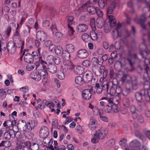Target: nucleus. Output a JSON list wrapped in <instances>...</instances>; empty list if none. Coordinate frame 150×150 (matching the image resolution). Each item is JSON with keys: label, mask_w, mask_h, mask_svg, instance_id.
Returning a JSON list of instances; mask_svg holds the SVG:
<instances>
[{"label": "nucleus", "mask_w": 150, "mask_h": 150, "mask_svg": "<svg viewBox=\"0 0 150 150\" xmlns=\"http://www.w3.org/2000/svg\"><path fill=\"white\" fill-rule=\"evenodd\" d=\"M17 127L21 131H24L27 129V123L23 120H19L17 123Z\"/></svg>", "instance_id": "4468645a"}, {"label": "nucleus", "mask_w": 150, "mask_h": 150, "mask_svg": "<svg viewBox=\"0 0 150 150\" xmlns=\"http://www.w3.org/2000/svg\"><path fill=\"white\" fill-rule=\"evenodd\" d=\"M105 69L104 66H102L98 67V66H94L93 67L92 70L96 76H99L101 75Z\"/></svg>", "instance_id": "9b49d317"}, {"label": "nucleus", "mask_w": 150, "mask_h": 150, "mask_svg": "<svg viewBox=\"0 0 150 150\" xmlns=\"http://www.w3.org/2000/svg\"><path fill=\"white\" fill-rule=\"evenodd\" d=\"M7 49V45L6 43L3 40L0 41V51H4Z\"/></svg>", "instance_id": "58836bf2"}, {"label": "nucleus", "mask_w": 150, "mask_h": 150, "mask_svg": "<svg viewBox=\"0 0 150 150\" xmlns=\"http://www.w3.org/2000/svg\"><path fill=\"white\" fill-rule=\"evenodd\" d=\"M100 139L97 134L95 133L93 137L91 139V141L93 144H96L98 142Z\"/></svg>", "instance_id": "49530a36"}, {"label": "nucleus", "mask_w": 150, "mask_h": 150, "mask_svg": "<svg viewBox=\"0 0 150 150\" xmlns=\"http://www.w3.org/2000/svg\"><path fill=\"white\" fill-rule=\"evenodd\" d=\"M49 134V129L46 126H44L41 127L39 134L40 136L44 139L43 142L45 144H47L44 141L46 139Z\"/></svg>", "instance_id": "423d86ee"}, {"label": "nucleus", "mask_w": 150, "mask_h": 150, "mask_svg": "<svg viewBox=\"0 0 150 150\" xmlns=\"http://www.w3.org/2000/svg\"><path fill=\"white\" fill-rule=\"evenodd\" d=\"M54 104L52 102L50 101H47L46 100L45 106L47 107H48L50 109H52L54 108Z\"/></svg>", "instance_id": "13d9d810"}, {"label": "nucleus", "mask_w": 150, "mask_h": 150, "mask_svg": "<svg viewBox=\"0 0 150 150\" xmlns=\"http://www.w3.org/2000/svg\"><path fill=\"white\" fill-rule=\"evenodd\" d=\"M109 98L107 97H103L101 98V100H104V101H101L100 102V105L103 106L105 105V106L106 105L108 104H109L108 103V99H109Z\"/></svg>", "instance_id": "09e8293b"}, {"label": "nucleus", "mask_w": 150, "mask_h": 150, "mask_svg": "<svg viewBox=\"0 0 150 150\" xmlns=\"http://www.w3.org/2000/svg\"><path fill=\"white\" fill-rule=\"evenodd\" d=\"M4 126L5 128L7 129H9V127L12 125V123L11 122V120H7L5 121L3 123Z\"/></svg>", "instance_id": "c9c22d12"}, {"label": "nucleus", "mask_w": 150, "mask_h": 150, "mask_svg": "<svg viewBox=\"0 0 150 150\" xmlns=\"http://www.w3.org/2000/svg\"><path fill=\"white\" fill-rule=\"evenodd\" d=\"M116 94L113 99L110 98L109 99H108L109 103L118 104L121 100V94L120 93Z\"/></svg>", "instance_id": "f8f14e48"}, {"label": "nucleus", "mask_w": 150, "mask_h": 150, "mask_svg": "<svg viewBox=\"0 0 150 150\" xmlns=\"http://www.w3.org/2000/svg\"><path fill=\"white\" fill-rule=\"evenodd\" d=\"M23 54L25 61L28 63H31L33 62L34 59L37 60L39 58L38 53L36 51L32 52L31 54L27 53L25 54V52H24Z\"/></svg>", "instance_id": "7ed1b4c3"}, {"label": "nucleus", "mask_w": 150, "mask_h": 150, "mask_svg": "<svg viewBox=\"0 0 150 150\" xmlns=\"http://www.w3.org/2000/svg\"><path fill=\"white\" fill-rule=\"evenodd\" d=\"M37 38L42 42L45 41L47 38V36L45 33L42 31H38L36 35Z\"/></svg>", "instance_id": "2eb2a0df"}, {"label": "nucleus", "mask_w": 150, "mask_h": 150, "mask_svg": "<svg viewBox=\"0 0 150 150\" xmlns=\"http://www.w3.org/2000/svg\"><path fill=\"white\" fill-rule=\"evenodd\" d=\"M150 53V51L147 49L141 50L139 53L142 57L144 58L145 60L147 58V56L149 55Z\"/></svg>", "instance_id": "c85d7f7f"}, {"label": "nucleus", "mask_w": 150, "mask_h": 150, "mask_svg": "<svg viewBox=\"0 0 150 150\" xmlns=\"http://www.w3.org/2000/svg\"><path fill=\"white\" fill-rule=\"evenodd\" d=\"M45 101L46 100H43L41 103L39 104L37 106L35 107L36 109L38 110V109H40L42 110L44 109L45 106Z\"/></svg>", "instance_id": "ea45409f"}, {"label": "nucleus", "mask_w": 150, "mask_h": 150, "mask_svg": "<svg viewBox=\"0 0 150 150\" xmlns=\"http://www.w3.org/2000/svg\"><path fill=\"white\" fill-rule=\"evenodd\" d=\"M88 126L92 130L95 129L96 126L95 121L93 120H91L88 124Z\"/></svg>", "instance_id": "e433bc0d"}, {"label": "nucleus", "mask_w": 150, "mask_h": 150, "mask_svg": "<svg viewBox=\"0 0 150 150\" xmlns=\"http://www.w3.org/2000/svg\"><path fill=\"white\" fill-rule=\"evenodd\" d=\"M129 84H130V87H131V90L132 89L133 90H136L138 88L137 83V78L135 76V79L134 80L132 79Z\"/></svg>", "instance_id": "393cba45"}, {"label": "nucleus", "mask_w": 150, "mask_h": 150, "mask_svg": "<svg viewBox=\"0 0 150 150\" xmlns=\"http://www.w3.org/2000/svg\"><path fill=\"white\" fill-rule=\"evenodd\" d=\"M108 104L106 105L104 107V110L105 112L107 113H110L112 110V107L111 106L112 104Z\"/></svg>", "instance_id": "de8ad7c7"}, {"label": "nucleus", "mask_w": 150, "mask_h": 150, "mask_svg": "<svg viewBox=\"0 0 150 150\" xmlns=\"http://www.w3.org/2000/svg\"><path fill=\"white\" fill-rule=\"evenodd\" d=\"M90 35L87 33L83 34L82 36V38L83 40L85 42H87L89 38Z\"/></svg>", "instance_id": "0e129e2a"}, {"label": "nucleus", "mask_w": 150, "mask_h": 150, "mask_svg": "<svg viewBox=\"0 0 150 150\" xmlns=\"http://www.w3.org/2000/svg\"><path fill=\"white\" fill-rule=\"evenodd\" d=\"M88 26L84 24H81L78 25L76 27V30L78 32H83L87 30Z\"/></svg>", "instance_id": "aec40b11"}, {"label": "nucleus", "mask_w": 150, "mask_h": 150, "mask_svg": "<svg viewBox=\"0 0 150 150\" xmlns=\"http://www.w3.org/2000/svg\"><path fill=\"white\" fill-rule=\"evenodd\" d=\"M84 71V68L81 66H77L74 70V72L77 75H81L83 74Z\"/></svg>", "instance_id": "bb28decb"}, {"label": "nucleus", "mask_w": 150, "mask_h": 150, "mask_svg": "<svg viewBox=\"0 0 150 150\" xmlns=\"http://www.w3.org/2000/svg\"><path fill=\"white\" fill-rule=\"evenodd\" d=\"M135 21L137 23L140 25L141 27L144 29L146 28V26L144 25V23L146 21V17L144 15H142L140 16V18L138 19L137 18H135L134 19Z\"/></svg>", "instance_id": "f3484780"}, {"label": "nucleus", "mask_w": 150, "mask_h": 150, "mask_svg": "<svg viewBox=\"0 0 150 150\" xmlns=\"http://www.w3.org/2000/svg\"><path fill=\"white\" fill-rule=\"evenodd\" d=\"M4 133V136L5 139L9 140L11 138L9 129H6V131H5Z\"/></svg>", "instance_id": "603ef678"}, {"label": "nucleus", "mask_w": 150, "mask_h": 150, "mask_svg": "<svg viewBox=\"0 0 150 150\" xmlns=\"http://www.w3.org/2000/svg\"><path fill=\"white\" fill-rule=\"evenodd\" d=\"M77 55L79 58L84 59L86 58L88 56V53L86 50L81 49L78 51Z\"/></svg>", "instance_id": "6ab92c4d"}, {"label": "nucleus", "mask_w": 150, "mask_h": 150, "mask_svg": "<svg viewBox=\"0 0 150 150\" xmlns=\"http://www.w3.org/2000/svg\"><path fill=\"white\" fill-rule=\"evenodd\" d=\"M40 61L41 62V65L43 69H40L39 68L38 70V72L40 76L41 77V76L47 77L48 74L46 70L47 63L45 61L40 59Z\"/></svg>", "instance_id": "39448f33"}, {"label": "nucleus", "mask_w": 150, "mask_h": 150, "mask_svg": "<svg viewBox=\"0 0 150 150\" xmlns=\"http://www.w3.org/2000/svg\"><path fill=\"white\" fill-rule=\"evenodd\" d=\"M88 3H86L82 6L80 9L84 10L86 9L88 12L91 15H94L96 12L97 7L93 6H88Z\"/></svg>", "instance_id": "20e7f679"}, {"label": "nucleus", "mask_w": 150, "mask_h": 150, "mask_svg": "<svg viewBox=\"0 0 150 150\" xmlns=\"http://www.w3.org/2000/svg\"><path fill=\"white\" fill-rule=\"evenodd\" d=\"M135 79V76H131L128 74H124L122 77L121 81L122 82H124L126 81L127 83H129L132 79L134 80Z\"/></svg>", "instance_id": "412c9836"}, {"label": "nucleus", "mask_w": 150, "mask_h": 150, "mask_svg": "<svg viewBox=\"0 0 150 150\" xmlns=\"http://www.w3.org/2000/svg\"><path fill=\"white\" fill-rule=\"evenodd\" d=\"M11 146L10 142L8 141H2L0 143V147L7 148Z\"/></svg>", "instance_id": "37998d69"}, {"label": "nucleus", "mask_w": 150, "mask_h": 150, "mask_svg": "<svg viewBox=\"0 0 150 150\" xmlns=\"http://www.w3.org/2000/svg\"><path fill=\"white\" fill-rule=\"evenodd\" d=\"M116 7V4L115 2H113L111 6L107 9V14L109 15L112 14L113 10Z\"/></svg>", "instance_id": "2f4dec72"}, {"label": "nucleus", "mask_w": 150, "mask_h": 150, "mask_svg": "<svg viewBox=\"0 0 150 150\" xmlns=\"http://www.w3.org/2000/svg\"><path fill=\"white\" fill-rule=\"evenodd\" d=\"M101 88L103 90V93L105 95L106 94L108 95V94L109 93L108 82L107 83L106 82H103L102 84Z\"/></svg>", "instance_id": "5701e85b"}, {"label": "nucleus", "mask_w": 150, "mask_h": 150, "mask_svg": "<svg viewBox=\"0 0 150 150\" xmlns=\"http://www.w3.org/2000/svg\"><path fill=\"white\" fill-rule=\"evenodd\" d=\"M129 145L132 150H140L141 143L137 140H133L131 141Z\"/></svg>", "instance_id": "ddd939ff"}, {"label": "nucleus", "mask_w": 150, "mask_h": 150, "mask_svg": "<svg viewBox=\"0 0 150 150\" xmlns=\"http://www.w3.org/2000/svg\"><path fill=\"white\" fill-rule=\"evenodd\" d=\"M95 19L92 18L91 20L90 25L93 30H96V28L95 23Z\"/></svg>", "instance_id": "bf43d9fd"}, {"label": "nucleus", "mask_w": 150, "mask_h": 150, "mask_svg": "<svg viewBox=\"0 0 150 150\" xmlns=\"http://www.w3.org/2000/svg\"><path fill=\"white\" fill-rule=\"evenodd\" d=\"M106 0H98V3L99 6L101 8H103L105 5Z\"/></svg>", "instance_id": "864d4df0"}, {"label": "nucleus", "mask_w": 150, "mask_h": 150, "mask_svg": "<svg viewBox=\"0 0 150 150\" xmlns=\"http://www.w3.org/2000/svg\"><path fill=\"white\" fill-rule=\"evenodd\" d=\"M93 30L90 33V37L93 40L96 41L98 40V35L96 33L95 30Z\"/></svg>", "instance_id": "72a5a7b5"}, {"label": "nucleus", "mask_w": 150, "mask_h": 150, "mask_svg": "<svg viewBox=\"0 0 150 150\" xmlns=\"http://www.w3.org/2000/svg\"><path fill=\"white\" fill-rule=\"evenodd\" d=\"M30 77L34 80L39 81L41 79V77L38 72H32L30 75Z\"/></svg>", "instance_id": "b1692460"}, {"label": "nucleus", "mask_w": 150, "mask_h": 150, "mask_svg": "<svg viewBox=\"0 0 150 150\" xmlns=\"http://www.w3.org/2000/svg\"><path fill=\"white\" fill-rule=\"evenodd\" d=\"M70 53H71L65 50L62 56L63 57L64 59H65L66 60L68 61L70 59L71 57Z\"/></svg>", "instance_id": "4c0bfd02"}, {"label": "nucleus", "mask_w": 150, "mask_h": 150, "mask_svg": "<svg viewBox=\"0 0 150 150\" xmlns=\"http://www.w3.org/2000/svg\"><path fill=\"white\" fill-rule=\"evenodd\" d=\"M121 24L118 23L117 26L116 28L114 29L112 33V36L114 39H115L118 36H121V33H120V29L121 27Z\"/></svg>", "instance_id": "dca6fc26"}, {"label": "nucleus", "mask_w": 150, "mask_h": 150, "mask_svg": "<svg viewBox=\"0 0 150 150\" xmlns=\"http://www.w3.org/2000/svg\"><path fill=\"white\" fill-rule=\"evenodd\" d=\"M130 85L129 83H126L125 86L122 88H121L120 94H122L125 96H128L132 91Z\"/></svg>", "instance_id": "6e6552de"}, {"label": "nucleus", "mask_w": 150, "mask_h": 150, "mask_svg": "<svg viewBox=\"0 0 150 150\" xmlns=\"http://www.w3.org/2000/svg\"><path fill=\"white\" fill-rule=\"evenodd\" d=\"M66 51L71 53L74 51L75 48L73 45L70 44L66 45Z\"/></svg>", "instance_id": "7c9ffc66"}, {"label": "nucleus", "mask_w": 150, "mask_h": 150, "mask_svg": "<svg viewBox=\"0 0 150 150\" xmlns=\"http://www.w3.org/2000/svg\"><path fill=\"white\" fill-rule=\"evenodd\" d=\"M24 41L21 40H19V42L18 43V45H16V47L20 48H21V50L22 52L24 47L25 45Z\"/></svg>", "instance_id": "a18cd8bd"}, {"label": "nucleus", "mask_w": 150, "mask_h": 150, "mask_svg": "<svg viewBox=\"0 0 150 150\" xmlns=\"http://www.w3.org/2000/svg\"><path fill=\"white\" fill-rule=\"evenodd\" d=\"M39 60L38 61L36 62L34 64H33V65L34 66V67H35V69L36 70L38 69L39 67L40 66V64H41V62L40 61V59H42V60H43L42 59V57L40 56L39 57Z\"/></svg>", "instance_id": "8fccbe9b"}, {"label": "nucleus", "mask_w": 150, "mask_h": 150, "mask_svg": "<svg viewBox=\"0 0 150 150\" xmlns=\"http://www.w3.org/2000/svg\"><path fill=\"white\" fill-rule=\"evenodd\" d=\"M127 140L126 139H123L121 140L119 142V145L122 147L124 146L126 144Z\"/></svg>", "instance_id": "774afa93"}, {"label": "nucleus", "mask_w": 150, "mask_h": 150, "mask_svg": "<svg viewBox=\"0 0 150 150\" xmlns=\"http://www.w3.org/2000/svg\"><path fill=\"white\" fill-rule=\"evenodd\" d=\"M108 17L111 27L112 28L116 26L117 25V23L115 17L112 15H108Z\"/></svg>", "instance_id": "a878e982"}, {"label": "nucleus", "mask_w": 150, "mask_h": 150, "mask_svg": "<svg viewBox=\"0 0 150 150\" xmlns=\"http://www.w3.org/2000/svg\"><path fill=\"white\" fill-rule=\"evenodd\" d=\"M39 148V146L38 144L33 143H32L30 149L31 150H38Z\"/></svg>", "instance_id": "052dcab7"}, {"label": "nucleus", "mask_w": 150, "mask_h": 150, "mask_svg": "<svg viewBox=\"0 0 150 150\" xmlns=\"http://www.w3.org/2000/svg\"><path fill=\"white\" fill-rule=\"evenodd\" d=\"M11 27L10 26H8L7 28L4 32L3 33V35L6 38L9 37L11 35Z\"/></svg>", "instance_id": "473e14b6"}, {"label": "nucleus", "mask_w": 150, "mask_h": 150, "mask_svg": "<svg viewBox=\"0 0 150 150\" xmlns=\"http://www.w3.org/2000/svg\"><path fill=\"white\" fill-rule=\"evenodd\" d=\"M117 84L114 83L113 81H110L108 82V86L110 88L109 93L108 95L110 96L114 95L116 94H120L121 91V87L120 86H117Z\"/></svg>", "instance_id": "f03ea898"}, {"label": "nucleus", "mask_w": 150, "mask_h": 150, "mask_svg": "<svg viewBox=\"0 0 150 150\" xmlns=\"http://www.w3.org/2000/svg\"><path fill=\"white\" fill-rule=\"evenodd\" d=\"M150 88V83L149 81L146 80L144 83V89L142 90H146Z\"/></svg>", "instance_id": "3c124183"}, {"label": "nucleus", "mask_w": 150, "mask_h": 150, "mask_svg": "<svg viewBox=\"0 0 150 150\" xmlns=\"http://www.w3.org/2000/svg\"><path fill=\"white\" fill-rule=\"evenodd\" d=\"M27 27V29L23 30L22 32V33L24 36H27L28 34L30 33V30L31 28L28 25H26Z\"/></svg>", "instance_id": "a19ab883"}, {"label": "nucleus", "mask_w": 150, "mask_h": 150, "mask_svg": "<svg viewBox=\"0 0 150 150\" xmlns=\"http://www.w3.org/2000/svg\"><path fill=\"white\" fill-rule=\"evenodd\" d=\"M95 133L100 139H102L106 136L108 132L107 129L102 128L99 130H96Z\"/></svg>", "instance_id": "1a4fd4ad"}, {"label": "nucleus", "mask_w": 150, "mask_h": 150, "mask_svg": "<svg viewBox=\"0 0 150 150\" xmlns=\"http://www.w3.org/2000/svg\"><path fill=\"white\" fill-rule=\"evenodd\" d=\"M74 18L72 16H69L67 18L68 25H72L74 23L73 21Z\"/></svg>", "instance_id": "5fc2aeb1"}, {"label": "nucleus", "mask_w": 150, "mask_h": 150, "mask_svg": "<svg viewBox=\"0 0 150 150\" xmlns=\"http://www.w3.org/2000/svg\"><path fill=\"white\" fill-rule=\"evenodd\" d=\"M48 71L52 74L55 73L57 71V68L56 65L54 64H51L48 67Z\"/></svg>", "instance_id": "cd10ccee"}, {"label": "nucleus", "mask_w": 150, "mask_h": 150, "mask_svg": "<svg viewBox=\"0 0 150 150\" xmlns=\"http://www.w3.org/2000/svg\"><path fill=\"white\" fill-rule=\"evenodd\" d=\"M127 6L131 10L130 12L131 13H133L134 12V8L133 7V4L131 1H129L127 3Z\"/></svg>", "instance_id": "e2e57ef3"}, {"label": "nucleus", "mask_w": 150, "mask_h": 150, "mask_svg": "<svg viewBox=\"0 0 150 150\" xmlns=\"http://www.w3.org/2000/svg\"><path fill=\"white\" fill-rule=\"evenodd\" d=\"M64 51L62 47L59 46L57 47L55 50V52L57 55L62 56L64 53Z\"/></svg>", "instance_id": "c756f323"}, {"label": "nucleus", "mask_w": 150, "mask_h": 150, "mask_svg": "<svg viewBox=\"0 0 150 150\" xmlns=\"http://www.w3.org/2000/svg\"><path fill=\"white\" fill-rule=\"evenodd\" d=\"M96 12V13L99 17H102L103 15V13L102 10L98 7H97Z\"/></svg>", "instance_id": "338daca9"}, {"label": "nucleus", "mask_w": 150, "mask_h": 150, "mask_svg": "<svg viewBox=\"0 0 150 150\" xmlns=\"http://www.w3.org/2000/svg\"><path fill=\"white\" fill-rule=\"evenodd\" d=\"M82 95L85 100H89L92 96L91 90L88 89H84L82 92Z\"/></svg>", "instance_id": "a211bd4d"}, {"label": "nucleus", "mask_w": 150, "mask_h": 150, "mask_svg": "<svg viewBox=\"0 0 150 150\" xmlns=\"http://www.w3.org/2000/svg\"><path fill=\"white\" fill-rule=\"evenodd\" d=\"M38 124L37 120H33L29 121L27 123V129L31 130L36 127Z\"/></svg>", "instance_id": "4be33fe9"}, {"label": "nucleus", "mask_w": 150, "mask_h": 150, "mask_svg": "<svg viewBox=\"0 0 150 150\" xmlns=\"http://www.w3.org/2000/svg\"><path fill=\"white\" fill-rule=\"evenodd\" d=\"M145 91L144 90L136 92L134 94V97L138 103H141L144 98L145 100Z\"/></svg>", "instance_id": "0eeeda50"}, {"label": "nucleus", "mask_w": 150, "mask_h": 150, "mask_svg": "<svg viewBox=\"0 0 150 150\" xmlns=\"http://www.w3.org/2000/svg\"><path fill=\"white\" fill-rule=\"evenodd\" d=\"M144 90L145 93V100L146 101H150V88L146 90Z\"/></svg>", "instance_id": "c03bdc74"}, {"label": "nucleus", "mask_w": 150, "mask_h": 150, "mask_svg": "<svg viewBox=\"0 0 150 150\" xmlns=\"http://www.w3.org/2000/svg\"><path fill=\"white\" fill-rule=\"evenodd\" d=\"M123 105L126 107H128L130 104L129 100L127 98L123 99L122 101Z\"/></svg>", "instance_id": "4d7b16f0"}, {"label": "nucleus", "mask_w": 150, "mask_h": 150, "mask_svg": "<svg viewBox=\"0 0 150 150\" xmlns=\"http://www.w3.org/2000/svg\"><path fill=\"white\" fill-rule=\"evenodd\" d=\"M118 105L115 104H112L111 106L112 107V110L114 112L117 113L119 111V108L118 107Z\"/></svg>", "instance_id": "6e6d98bb"}, {"label": "nucleus", "mask_w": 150, "mask_h": 150, "mask_svg": "<svg viewBox=\"0 0 150 150\" xmlns=\"http://www.w3.org/2000/svg\"><path fill=\"white\" fill-rule=\"evenodd\" d=\"M75 81L76 84L81 85L83 83L84 80L81 76H78L75 78Z\"/></svg>", "instance_id": "f704fd0d"}, {"label": "nucleus", "mask_w": 150, "mask_h": 150, "mask_svg": "<svg viewBox=\"0 0 150 150\" xmlns=\"http://www.w3.org/2000/svg\"><path fill=\"white\" fill-rule=\"evenodd\" d=\"M96 25L97 27L99 28H102L104 25V22L98 20L97 21Z\"/></svg>", "instance_id": "680f3d73"}, {"label": "nucleus", "mask_w": 150, "mask_h": 150, "mask_svg": "<svg viewBox=\"0 0 150 150\" xmlns=\"http://www.w3.org/2000/svg\"><path fill=\"white\" fill-rule=\"evenodd\" d=\"M6 96V92L5 89L3 88L0 89V98L3 100L4 99Z\"/></svg>", "instance_id": "79ce46f5"}, {"label": "nucleus", "mask_w": 150, "mask_h": 150, "mask_svg": "<svg viewBox=\"0 0 150 150\" xmlns=\"http://www.w3.org/2000/svg\"><path fill=\"white\" fill-rule=\"evenodd\" d=\"M74 68V65L71 63H66L64 66H62L60 71L57 74L58 79L63 80L65 78V76H68Z\"/></svg>", "instance_id": "f257e3e1"}, {"label": "nucleus", "mask_w": 150, "mask_h": 150, "mask_svg": "<svg viewBox=\"0 0 150 150\" xmlns=\"http://www.w3.org/2000/svg\"><path fill=\"white\" fill-rule=\"evenodd\" d=\"M16 45L12 41L8 42L7 45V50L8 52L11 54L14 53L16 51Z\"/></svg>", "instance_id": "9d476101"}, {"label": "nucleus", "mask_w": 150, "mask_h": 150, "mask_svg": "<svg viewBox=\"0 0 150 150\" xmlns=\"http://www.w3.org/2000/svg\"><path fill=\"white\" fill-rule=\"evenodd\" d=\"M127 60L129 64L131 67L132 68L135 64L134 61H133L132 59L129 58L127 59Z\"/></svg>", "instance_id": "69168bd1"}]
</instances>
